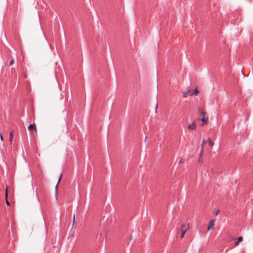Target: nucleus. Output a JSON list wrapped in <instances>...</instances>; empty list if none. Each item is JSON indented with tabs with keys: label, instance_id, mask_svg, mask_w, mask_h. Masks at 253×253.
Wrapping results in <instances>:
<instances>
[{
	"label": "nucleus",
	"instance_id": "f257e3e1",
	"mask_svg": "<svg viewBox=\"0 0 253 253\" xmlns=\"http://www.w3.org/2000/svg\"><path fill=\"white\" fill-rule=\"evenodd\" d=\"M199 111L202 117L201 121L203 122L202 125L203 126L204 125L206 124L208 122L209 119L208 117H206V112L202 110V109L200 108H199Z\"/></svg>",
	"mask_w": 253,
	"mask_h": 253
},
{
	"label": "nucleus",
	"instance_id": "f03ea898",
	"mask_svg": "<svg viewBox=\"0 0 253 253\" xmlns=\"http://www.w3.org/2000/svg\"><path fill=\"white\" fill-rule=\"evenodd\" d=\"M215 221V220L214 219H211L210 220V221L209 223L208 230H211L214 228V225Z\"/></svg>",
	"mask_w": 253,
	"mask_h": 253
},
{
	"label": "nucleus",
	"instance_id": "7ed1b4c3",
	"mask_svg": "<svg viewBox=\"0 0 253 253\" xmlns=\"http://www.w3.org/2000/svg\"><path fill=\"white\" fill-rule=\"evenodd\" d=\"M182 93H183V96L184 97H187L188 95H189V96L192 95V90L190 89H188L186 91H183Z\"/></svg>",
	"mask_w": 253,
	"mask_h": 253
},
{
	"label": "nucleus",
	"instance_id": "20e7f679",
	"mask_svg": "<svg viewBox=\"0 0 253 253\" xmlns=\"http://www.w3.org/2000/svg\"><path fill=\"white\" fill-rule=\"evenodd\" d=\"M28 129L31 131L34 130L37 132V128L35 124H30L28 126Z\"/></svg>",
	"mask_w": 253,
	"mask_h": 253
},
{
	"label": "nucleus",
	"instance_id": "39448f33",
	"mask_svg": "<svg viewBox=\"0 0 253 253\" xmlns=\"http://www.w3.org/2000/svg\"><path fill=\"white\" fill-rule=\"evenodd\" d=\"M5 196L6 199V204L7 206L10 205V202L7 200V197H8V190L7 186L6 187L5 192Z\"/></svg>",
	"mask_w": 253,
	"mask_h": 253
},
{
	"label": "nucleus",
	"instance_id": "423d86ee",
	"mask_svg": "<svg viewBox=\"0 0 253 253\" xmlns=\"http://www.w3.org/2000/svg\"><path fill=\"white\" fill-rule=\"evenodd\" d=\"M188 227H185V229H182V231H181V235H180V238H183V237L184 236V235L186 233V232L188 230Z\"/></svg>",
	"mask_w": 253,
	"mask_h": 253
},
{
	"label": "nucleus",
	"instance_id": "0eeeda50",
	"mask_svg": "<svg viewBox=\"0 0 253 253\" xmlns=\"http://www.w3.org/2000/svg\"><path fill=\"white\" fill-rule=\"evenodd\" d=\"M196 124L195 123H193L192 124L189 125L188 127L190 130H193L196 128Z\"/></svg>",
	"mask_w": 253,
	"mask_h": 253
},
{
	"label": "nucleus",
	"instance_id": "6e6552de",
	"mask_svg": "<svg viewBox=\"0 0 253 253\" xmlns=\"http://www.w3.org/2000/svg\"><path fill=\"white\" fill-rule=\"evenodd\" d=\"M12 139H13V132L11 131L9 132V142L10 144L12 143Z\"/></svg>",
	"mask_w": 253,
	"mask_h": 253
},
{
	"label": "nucleus",
	"instance_id": "1a4fd4ad",
	"mask_svg": "<svg viewBox=\"0 0 253 253\" xmlns=\"http://www.w3.org/2000/svg\"><path fill=\"white\" fill-rule=\"evenodd\" d=\"M199 92V90H198V89L197 88H196L194 90H192V95H197L198 94Z\"/></svg>",
	"mask_w": 253,
	"mask_h": 253
},
{
	"label": "nucleus",
	"instance_id": "9d476101",
	"mask_svg": "<svg viewBox=\"0 0 253 253\" xmlns=\"http://www.w3.org/2000/svg\"><path fill=\"white\" fill-rule=\"evenodd\" d=\"M185 227H188L189 228V224H187V225L181 224L180 225L181 231H182V229H185Z\"/></svg>",
	"mask_w": 253,
	"mask_h": 253
},
{
	"label": "nucleus",
	"instance_id": "9b49d317",
	"mask_svg": "<svg viewBox=\"0 0 253 253\" xmlns=\"http://www.w3.org/2000/svg\"><path fill=\"white\" fill-rule=\"evenodd\" d=\"M208 142H209V145L211 147H212L214 145V142L213 141H211V139H208Z\"/></svg>",
	"mask_w": 253,
	"mask_h": 253
},
{
	"label": "nucleus",
	"instance_id": "f8f14e48",
	"mask_svg": "<svg viewBox=\"0 0 253 253\" xmlns=\"http://www.w3.org/2000/svg\"><path fill=\"white\" fill-rule=\"evenodd\" d=\"M62 174H60V177H59V179H58V180L57 183V184H56V187H55V188H56V190H57V187H58V183H59V182H60V180H61V177H62Z\"/></svg>",
	"mask_w": 253,
	"mask_h": 253
},
{
	"label": "nucleus",
	"instance_id": "ddd939ff",
	"mask_svg": "<svg viewBox=\"0 0 253 253\" xmlns=\"http://www.w3.org/2000/svg\"><path fill=\"white\" fill-rule=\"evenodd\" d=\"M243 239L242 237H239L237 238V241H238V243H240L243 241Z\"/></svg>",
	"mask_w": 253,
	"mask_h": 253
},
{
	"label": "nucleus",
	"instance_id": "4468645a",
	"mask_svg": "<svg viewBox=\"0 0 253 253\" xmlns=\"http://www.w3.org/2000/svg\"><path fill=\"white\" fill-rule=\"evenodd\" d=\"M207 142V141L206 140H205V139H203V144L202 145V152L203 151V144H206Z\"/></svg>",
	"mask_w": 253,
	"mask_h": 253
},
{
	"label": "nucleus",
	"instance_id": "2eb2a0df",
	"mask_svg": "<svg viewBox=\"0 0 253 253\" xmlns=\"http://www.w3.org/2000/svg\"><path fill=\"white\" fill-rule=\"evenodd\" d=\"M14 63V60L13 58H12L11 61H10V63H9V65L10 66H11L12 65H13Z\"/></svg>",
	"mask_w": 253,
	"mask_h": 253
},
{
	"label": "nucleus",
	"instance_id": "dca6fc26",
	"mask_svg": "<svg viewBox=\"0 0 253 253\" xmlns=\"http://www.w3.org/2000/svg\"><path fill=\"white\" fill-rule=\"evenodd\" d=\"M220 210H217L215 212V215H217L219 213Z\"/></svg>",
	"mask_w": 253,
	"mask_h": 253
},
{
	"label": "nucleus",
	"instance_id": "f3484780",
	"mask_svg": "<svg viewBox=\"0 0 253 253\" xmlns=\"http://www.w3.org/2000/svg\"><path fill=\"white\" fill-rule=\"evenodd\" d=\"M0 138L1 140H3V136L1 134V133H0Z\"/></svg>",
	"mask_w": 253,
	"mask_h": 253
},
{
	"label": "nucleus",
	"instance_id": "a211bd4d",
	"mask_svg": "<svg viewBox=\"0 0 253 253\" xmlns=\"http://www.w3.org/2000/svg\"><path fill=\"white\" fill-rule=\"evenodd\" d=\"M240 243H238V241H237L235 243V244L236 246H238Z\"/></svg>",
	"mask_w": 253,
	"mask_h": 253
},
{
	"label": "nucleus",
	"instance_id": "6ab92c4d",
	"mask_svg": "<svg viewBox=\"0 0 253 253\" xmlns=\"http://www.w3.org/2000/svg\"><path fill=\"white\" fill-rule=\"evenodd\" d=\"M75 222V216H74L73 217V222L74 223Z\"/></svg>",
	"mask_w": 253,
	"mask_h": 253
},
{
	"label": "nucleus",
	"instance_id": "aec40b11",
	"mask_svg": "<svg viewBox=\"0 0 253 253\" xmlns=\"http://www.w3.org/2000/svg\"><path fill=\"white\" fill-rule=\"evenodd\" d=\"M200 160H201V156H200V158H199V161H200Z\"/></svg>",
	"mask_w": 253,
	"mask_h": 253
},
{
	"label": "nucleus",
	"instance_id": "412c9836",
	"mask_svg": "<svg viewBox=\"0 0 253 253\" xmlns=\"http://www.w3.org/2000/svg\"><path fill=\"white\" fill-rule=\"evenodd\" d=\"M157 105H156V111H157Z\"/></svg>",
	"mask_w": 253,
	"mask_h": 253
},
{
	"label": "nucleus",
	"instance_id": "4be33fe9",
	"mask_svg": "<svg viewBox=\"0 0 253 253\" xmlns=\"http://www.w3.org/2000/svg\"><path fill=\"white\" fill-rule=\"evenodd\" d=\"M182 160H181L179 161V163H182Z\"/></svg>",
	"mask_w": 253,
	"mask_h": 253
}]
</instances>
